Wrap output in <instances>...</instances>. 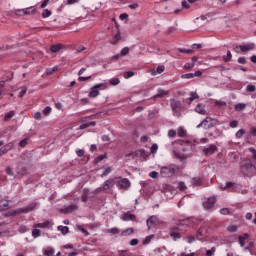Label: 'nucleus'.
I'll use <instances>...</instances> for the list:
<instances>
[{"mask_svg": "<svg viewBox=\"0 0 256 256\" xmlns=\"http://www.w3.org/2000/svg\"><path fill=\"white\" fill-rule=\"evenodd\" d=\"M62 47L63 46L61 44L52 45L50 47V51H51V53H59V51H61Z\"/></svg>", "mask_w": 256, "mask_h": 256, "instance_id": "nucleus-20", "label": "nucleus"}, {"mask_svg": "<svg viewBox=\"0 0 256 256\" xmlns=\"http://www.w3.org/2000/svg\"><path fill=\"white\" fill-rule=\"evenodd\" d=\"M34 229H45L47 227H49V222H44V223H38V224H35L34 226Z\"/></svg>", "mask_w": 256, "mask_h": 256, "instance_id": "nucleus-21", "label": "nucleus"}, {"mask_svg": "<svg viewBox=\"0 0 256 256\" xmlns=\"http://www.w3.org/2000/svg\"><path fill=\"white\" fill-rule=\"evenodd\" d=\"M34 11H35V8H33V7L25 8V9H22V10H17L16 15H21L19 13H23V15H30Z\"/></svg>", "mask_w": 256, "mask_h": 256, "instance_id": "nucleus-15", "label": "nucleus"}, {"mask_svg": "<svg viewBox=\"0 0 256 256\" xmlns=\"http://www.w3.org/2000/svg\"><path fill=\"white\" fill-rule=\"evenodd\" d=\"M176 135H177V131H175V130L168 131V137H175Z\"/></svg>", "mask_w": 256, "mask_h": 256, "instance_id": "nucleus-58", "label": "nucleus"}, {"mask_svg": "<svg viewBox=\"0 0 256 256\" xmlns=\"http://www.w3.org/2000/svg\"><path fill=\"white\" fill-rule=\"evenodd\" d=\"M55 254V250L53 248H48L44 251V255L51 256Z\"/></svg>", "mask_w": 256, "mask_h": 256, "instance_id": "nucleus-40", "label": "nucleus"}, {"mask_svg": "<svg viewBox=\"0 0 256 256\" xmlns=\"http://www.w3.org/2000/svg\"><path fill=\"white\" fill-rule=\"evenodd\" d=\"M76 155H78V157H83L85 155V150L83 149L77 150Z\"/></svg>", "mask_w": 256, "mask_h": 256, "instance_id": "nucleus-54", "label": "nucleus"}, {"mask_svg": "<svg viewBox=\"0 0 256 256\" xmlns=\"http://www.w3.org/2000/svg\"><path fill=\"white\" fill-rule=\"evenodd\" d=\"M35 209H37V202L33 201L26 207L7 212L6 217H15L16 215H21L23 213H31V211H35Z\"/></svg>", "mask_w": 256, "mask_h": 256, "instance_id": "nucleus-2", "label": "nucleus"}, {"mask_svg": "<svg viewBox=\"0 0 256 256\" xmlns=\"http://www.w3.org/2000/svg\"><path fill=\"white\" fill-rule=\"evenodd\" d=\"M77 229H78V231H81L82 233H84V235L86 237L89 235V231H87V229L83 228V226L78 225Z\"/></svg>", "mask_w": 256, "mask_h": 256, "instance_id": "nucleus-41", "label": "nucleus"}, {"mask_svg": "<svg viewBox=\"0 0 256 256\" xmlns=\"http://www.w3.org/2000/svg\"><path fill=\"white\" fill-rule=\"evenodd\" d=\"M178 51H179V53H186L187 55H193V50L178 48Z\"/></svg>", "mask_w": 256, "mask_h": 256, "instance_id": "nucleus-38", "label": "nucleus"}, {"mask_svg": "<svg viewBox=\"0 0 256 256\" xmlns=\"http://www.w3.org/2000/svg\"><path fill=\"white\" fill-rule=\"evenodd\" d=\"M108 233H112V235H119V228L109 229Z\"/></svg>", "mask_w": 256, "mask_h": 256, "instance_id": "nucleus-48", "label": "nucleus"}, {"mask_svg": "<svg viewBox=\"0 0 256 256\" xmlns=\"http://www.w3.org/2000/svg\"><path fill=\"white\" fill-rule=\"evenodd\" d=\"M246 91H247L248 93H255V91H256L255 85H252V84L248 85V86L246 87Z\"/></svg>", "mask_w": 256, "mask_h": 256, "instance_id": "nucleus-35", "label": "nucleus"}, {"mask_svg": "<svg viewBox=\"0 0 256 256\" xmlns=\"http://www.w3.org/2000/svg\"><path fill=\"white\" fill-rule=\"evenodd\" d=\"M115 183H117L115 178H110L103 183L102 187L97 188L95 193H101V191H109V189H111Z\"/></svg>", "mask_w": 256, "mask_h": 256, "instance_id": "nucleus-6", "label": "nucleus"}, {"mask_svg": "<svg viewBox=\"0 0 256 256\" xmlns=\"http://www.w3.org/2000/svg\"><path fill=\"white\" fill-rule=\"evenodd\" d=\"M196 237H197L198 241H205V230L199 229L197 231Z\"/></svg>", "mask_w": 256, "mask_h": 256, "instance_id": "nucleus-17", "label": "nucleus"}, {"mask_svg": "<svg viewBox=\"0 0 256 256\" xmlns=\"http://www.w3.org/2000/svg\"><path fill=\"white\" fill-rule=\"evenodd\" d=\"M196 113H199L200 115H207V111L205 110V107L203 105L198 104L195 108Z\"/></svg>", "mask_w": 256, "mask_h": 256, "instance_id": "nucleus-18", "label": "nucleus"}, {"mask_svg": "<svg viewBox=\"0 0 256 256\" xmlns=\"http://www.w3.org/2000/svg\"><path fill=\"white\" fill-rule=\"evenodd\" d=\"M113 170L111 168H106L105 171L103 172V176L107 177V175H109V173H111Z\"/></svg>", "mask_w": 256, "mask_h": 256, "instance_id": "nucleus-64", "label": "nucleus"}, {"mask_svg": "<svg viewBox=\"0 0 256 256\" xmlns=\"http://www.w3.org/2000/svg\"><path fill=\"white\" fill-rule=\"evenodd\" d=\"M217 201L215 200L214 197H210V198H207L204 202H203V207L204 209H213V207H215V203Z\"/></svg>", "mask_w": 256, "mask_h": 256, "instance_id": "nucleus-9", "label": "nucleus"}, {"mask_svg": "<svg viewBox=\"0 0 256 256\" xmlns=\"http://www.w3.org/2000/svg\"><path fill=\"white\" fill-rule=\"evenodd\" d=\"M42 17L45 19L47 17H51V11L48 9H45L42 13Z\"/></svg>", "mask_w": 256, "mask_h": 256, "instance_id": "nucleus-45", "label": "nucleus"}, {"mask_svg": "<svg viewBox=\"0 0 256 256\" xmlns=\"http://www.w3.org/2000/svg\"><path fill=\"white\" fill-rule=\"evenodd\" d=\"M58 231H61L62 235H67V233H69V227H67V226H58Z\"/></svg>", "mask_w": 256, "mask_h": 256, "instance_id": "nucleus-28", "label": "nucleus"}, {"mask_svg": "<svg viewBox=\"0 0 256 256\" xmlns=\"http://www.w3.org/2000/svg\"><path fill=\"white\" fill-rule=\"evenodd\" d=\"M131 186V182L127 178H120L118 181V187L119 189H127Z\"/></svg>", "mask_w": 256, "mask_h": 256, "instance_id": "nucleus-10", "label": "nucleus"}, {"mask_svg": "<svg viewBox=\"0 0 256 256\" xmlns=\"http://www.w3.org/2000/svg\"><path fill=\"white\" fill-rule=\"evenodd\" d=\"M134 230L133 228H127L126 230L122 231V237H129V235H133Z\"/></svg>", "mask_w": 256, "mask_h": 256, "instance_id": "nucleus-23", "label": "nucleus"}, {"mask_svg": "<svg viewBox=\"0 0 256 256\" xmlns=\"http://www.w3.org/2000/svg\"><path fill=\"white\" fill-rule=\"evenodd\" d=\"M73 211H77L76 205H70L66 207L65 209L61 210L62 213H73Z\"/></svg>", "mask_w": 256, "mask_h": 256, "instance_id": "nucleus-19", "label": "nucleus"}, {"mask_svg": "<svg viewBox=\"0 0 256 256\" xmlns=\"http://www.w3.org/2000/svg\"><path fill=\"white\" fill-rule=\"evenodd\" d=\"M191 183L192 185L199 186V185H203V180L199 177H194L192 178Z\"/></svg>", "mask_w": 256, "mask_h": 256, "instance_id": "nucleus-22", "label": "nucleus"}, {"mask_svg": "<svg viewBox=\"0 0 256 256\" xmlns=\"http://www.w3.org/2000/svg\"><path fill=\"white\" fill-rule=\"evenodd\" d=\"M145 153V150H136L134 152H131V155L133 157V159H135V157H139L141 155H143Z\"/></svg>", "mask_w": 256, "mask_h": 256, "instance_id": "nucleus-30", "label": "nucleus"}, {"mask_svg": "<svg viewBox=\"0 0 256 256\" xmlns=\"http://www.w3.org/2000/svg\"><path fill=\"white\" fill-rule=\"evenodd\" d=\"M217 123H219L217 119L206 117L200 124L197 125V129H201V127H203L205 130L212 129V127H215Z\"/></svg>", "mask_w": 256, "mask_h": 256, "instance_id": "nucleus-3", "label": "nucleus"}, {"mask_svg": "<svg viewBox=\"0 0 256 256\" xmlns=\"http://www.w3.org/2000/svg\"><path fill=\"white\" fill-rule=\"evenodd\" d=\"M220 213H221V215H229V209H227V208H222V209L220 210Z\"/></svg>", "mask_w": 256, "mask_h": 256, "instance_id": "nucleus-63", "label": "nucleus"}, {"mask_svg": "<svg viewBox=\"0 0 256 256\" xmlns=\"http://www.w3.org/2000/svg\"><path fill=\"white\" fill-rule=\"evenodd\" d=\"M121 41V32H118L114 38L111 40L112 45H117Z\"/></svg>", "mask_w": 256, "mask_h": 256, "instance_id": "nucleus-24", "label": "nucleus"}, {"mask_svg": "<svg viewBox=\"0 0 256 256\" xmlns=\"http://www.w3.org/2000/svg\"><path fill=\"white\" fill-rule=\"evenodd\" d=\"M231 59H233V55H231V51H227V55L223 56V61L225 63H229V61H231Z\"/></svg>", "mask_w": 256, "mask_h": 256, "instance_id": "nucleus-29", "label": "nucleus"}, {"mask_svg": "<svg viewBox=\"0 0 256 256\" xmlns=\"http://www.w3.org/2000/svg\"><path fill=\"white\" fill-rule=\"evenodd\" d=\"M179 189H180V191H185V189H187V186L185 185V182H180L179 183Z\"/></svg>", "mask_w": 256, "mask_h": 256, "instance_id": "nucleus-57", "label": "nucleus"}, {"mask_svg": "<svg viewBox=\"0 0 256 256\" xmlns=\"http://www.w3.org/2000/svg\"><path fill=\"white\" fill-rule=\"evenodd\" d=\"M14 116H15V112L14 111H10V112L6 113L5 121H9V119H11Z\"/></svg>", "mask_w": 256, "mask_h": 256, "instance_id": "nucleus-39", "label": "nucleus"}, {"mask_svg": "<svg viewBox=\"0 0 256 256\" xmlns=\"http://www.w3.org/2000/svg\"><path fill=\"white\" fill-rule=\"evenodd\" d=\"M170 105H171L172 111H174V113H177L178 109H183L181 102L178 100H175V99L170 100Z\"/></svg>", "mask_w": 256, "mask_h": 256, "instance_id": "nucleus-11", "label": "nucleus"}, {"mask_svg": "<svg viewBox=\"0 0 256 256\" xmlns=\"http://www.w3.org/2000/svg\"><path fill=\"white\" fill-rule=\"evenodd\" d=\"M129 54V47H124L122 50H121V55L122 57H125V55H128Z\"/></svg>", "mask_w": 256, "mask_h": 256, "instance_id": "nucleus-49", "label": "nucleus"}, {"mask_svg": "<svg viewBox=\"0 0 256 256\" xmlns=\"http://www.w3.org/2000/svg\"><path fill=\"white\" fill-rule=\"evenodd\" d=\"M166 95H169V92H167L163 89H159L158 93L156 95H154V99H157V98L162 99L163 97H166Z\"/></svg>", "mask_w": 256, "mask_h": 256, "instance_id": "nucleus-16", "label": "nucleus"}, {"mask_svg": "<svg viewBox=\"0 0 256 256\" xmlns=\"http://www.w3.org/2000/svg\"><path fill=\"white\" fill-rule=\"evenodd\" d=\"M135 75V72L133 71H128L124 73V79H130V77H133Z\"/></svg>", "mask_w": 256, "mask_h": 256, "instance_id": "nucleus-42", "label": "nucleus"}, {"mask_svg": "<svg viewBox=\"0 0 256 256\" xmlns=\"http://www.w3.org/2000/svg\"><path fill=\"white\" fill-rule=\"evenodd\" d=\"M243 135H245V130H243V129H240L236 132L237 139H241V137H243Z\"/></svg>", "mask_w": 256, "mask_h": 256, "instance_id": "nucleus-43", "label": "nucleus"}, {"mask_svg": "<svg viewBox=\"0 0 256 256\" xmlns=\"http://www.w3.org/2000/svg\"><path fill=\"white\" fill-rule=\"evenodd\" d=\"M215 105H217L218 107H225L227 105V102L221 101V100H217L215 102Z\"/></svg>", "mask_w": 256, "mask_h": 256, "instance_id": "nucleus-46", "label": "nucleus"}, {"mask_svg": "<svg viewBox=\"0 0 256 256\" xmlns=\"http://www.w3.org/2000/svg\"><path fill=\"white\" fill-rule=\"evenodd\" d=\"M32 237H34V239H37V237H41V230L39 229H34L32 231Z\"/></svg>", "mask_w": 256, "mask_h": 256, "instance_id": "nucleus-34", "label": "nucleus"}, {"mask_svg": "<svg viewBox=\"0 0 256 256\" xmlns=\"http://www.w3.org/2000/svg\"><path fill=\"white\" fill-rule=\"evenodd\" d=\"M105 89H107V84H97L90 89L88 97L95 99V97H99V91H105Z\"/></svg>", "mask_w": 256, "mask_h": 256, "instance_id": "nucleus-5", "label": "nucleus"}, {"mask_svg": "<svg viewBox=\"0 0 256 256\" xmlns=\"http://www.w3.org/2000/svg\"><path fill=\"white\" fill-rule=\"evenodd\" d=\"M236 184L233 182H227L224 187H221L222 191H225L227 189H235Z\"/></svg>", "mask_w": 256, "mask_h": 256, "instance_id": "nucleus-25", "label": "nucleus"}, {"mask_svg": "<svg viewBox=\"0 0 256 256\" xmlns=\"http://www.w3.org/2000/svg\"><path fill=\"white\" fill-rule=\"evenodd\" d=\"M163 71H165V66L160 65V66H158V67L156 68V70H154L153 75H157V73H158V74H161V73H163Z\"/></svg>", "mask_w": 256, "mask_h": 256, "instance_id": "nucleus-31", "label": "nucleus"}, {"mask_svg": "<svg viewBox=\"0 0 256 256\" xmlns=\"http://www.w3.org/2000/svg\"><path fill=\"white\" fill-rule=\"evenodd\" d=\"M177 135H178V137H186L187 136V130L180 127L177 130Z\"/></svg>", "mask_w": 256, "mask_h": 256, "instance_id": "nucleus-27", "label": "nucleus"}, {"mask_svg": "<svg viewBox=\"0 0 256 256\" xmlns=\"http://www.w3.org/2000/svg\"><path fill=\"white\" fill-rule=\"evenodd\" d=\"M216 248L212 247L210 250L206 251V256H213L215 255Z\"/></svg>", "mask_w": 256, "mask_h": 256, "instance_id": "nucleus-44", "label": "nucleus"}, {"mask_svg": "<svg viewBox=\"0 0 256 256\" xmlns=\"http://www.w3.org/2000/svg\"><path fill=\"white\" fill-rule=\"evenodd\" d=\"M237 125H239V122H237V120L230 122V127H232V129H235L237 127Z\"/></svg>", "mask_w": 256, "mask_h": 256, "instance_id": "nucleus-59", "label": "nucleus"}, {"mask_svg": "<svg viewBox=\"0 0 256 256\" xmlns=\"http://www.w3.org/2000/svg\"><path fill=\"white\" fill-rule=\"evenodd\" d=\"M227 230L230 232V233H237V231H239V228L235 225H230L228 226Z\"/></svg>", "mask_w": 256, "mask_h": 256, "instance_id": "nucleus-33", "label": "nucleus"}, {"mask_svg": "<svg viewBox=\"0 0 256 256\" xmlns=\"http://www.w3.org/2000/svg\"><path fill=\"white\" fill-rule=\"evenodd\" d=\"M157 149H159V146L157 144H153L151 147V153H157Z\"/></svg>", "mask_w": 256, "mask_h": 256, "instance_id": "nucleus-60", "label": "nucleus"}, {"mask_svg": "<svg viewBox=\"0 0 256 256\" xmlns=\"http://www.w3.org/2000/svg\"><path fill=\"white\" fill-rule=\"evenodd\" d=\"M27 143H29V140L27 138H25L19 142V145H20V147H26Z\"/></svg>", "mask_w": 256, "mask_h": 256, "instance_id": "nucleus-50", "label": "nucleus"}, {"mask_svg": "<svg viewBox=\"0 0 256 256\" xmlns=\"http://www.w3.org/2000/svg\"><path fill=\"white\" fill-rule=\"evenodd\" d=\"M217 150V146L215 144H211L209 147L203 148L204 155H213L215 151Z\"/></svg>", "mask_w": 256, "mask_h": 256, "instance_id": "nucleus-13", "label": "nucleus"}, {"mask_svg": "<svg viewBox=\"0 0 256 256\" xmlns=\"http://www.w3.org/2000/svg\"><path fill=\"white\" fill-rule=\"evenodd\" d=\"M122 221H135L137 216L135 214H131V212H126L121 216Z\"/></svg>", "mask_w": 256, "mask_h": 256, "instance_id": "nucleus-14", "label": "nucleus"}, {"mask_svg": "<svg viewBox=\"0 0 256 256\" xmlns=\"http://www.w3.org/2000/svg\"><path fill=\"white\" fill-rule=\"evenodd\" d=\"M247 107L245 103H238L235 105V111H243Z\"/></svg>", "mask_w": 256, "mask_h": 256, "instance_id": "nucleus-26", "label": "nucleus"}, {"mask_svg": "<svg viewBox=\"0 0 256 256\" xmlns=\"http://www.w3.org/2000/svg\"><path fill=\"white\" fill-rule=\"evenodd\" d=\"M25 93H27V88L26 87L22 88V90L19 92L18 97H24Z\"/></svg>", "mask_w": 256, "mask_h": 256, "instance_id": "nucleus-61", "label": "nucleus"}, {"mask_svg": "<svg viewBox=\"0 0 256 256\" xmlns=\"http://www.w3.org/2000/svg\"><path fill=\"white\" fill-rule=\"evenodd\" d=\"M146 225H147L148 229H151L152 227H155L157 225H161V220H159L157 216H151L147 220Z\"/></svg>", "mask_w": 256, "mask_h": 256, "instance_id": "nucleus-8", "label": "nucleus"}, {"mask_svg": "<svg viewBox=\"0 0 256 256\" xmlns=\"http://www.w3.org/2000/svg\"><path fill=\"white\" fill-rule=\"evenodd\" d=\"M170 237H174V239H181V233L175 231V229H173V231L170 233Z\"/></svg>", "mask_w": 256, "mask_h": 256, "instance_id": "nucleus-32", "label": "nucleus"}, {"mask_svg": "<svg viewBox=\"0 0 256 256\" xmlns=\"http://www.w3.org/2000/svg\"><path fill=\"white\" fill-rule=\"evenodd\" d=\"M149 177H152V179H157V177H159V173L156 171L150 172Z\"/></svg>", "mask_w": 256, "mask_h": 256, "instance_id": "nucleus-55", "label": "nucleus"}, {"mask_svg": "<svg viewBox=\"0 0 256 256\" xmlns=\"http://www.w3.org/2000/svg\"><path fill=\"white\" fill-rule=\"evenodd\" d=\"M44 115L47 117V115H51V107L47 106L44 110H43Z\"/></svg>", "mask_w": 256, "mask_h": 256, "instance_id": "nucleus-53", "label": "nucleus"}, {"mask_svg": "<svg viewBox=\"0 0 256 256\" xmlns=\"http://www.w3.org/2000/svg\"><path fill=\"white\" fill-rule=\"evenodd\" d=\"M241 173L245 175V177H253L256 174V167L253 165V162L251 160H243L241 162Z\"/></svg>", "mask_w": 256, "mask_h": 256, "instance_id": "nucleus-1", "label": "nucleus"}, {"mask_svg": "<svg viewBox=\"0 0 256 256\" xmlns=\"http://www.w3.org/2000/svg\"><path fill=\"white\" fill-rule=\"evenodd\" d=\"M110 85H113V86H115V85H119V83H121V80H119V78H112V79H110Z\"/></svg>", "mask_w": 256, "mask_h": 256, "instance_id": "nucleus-36", "label": "nucleus"}, {"mask_svg": "<svg viewBox=\"0 0 256 256\" xmlns=\"http://www.w3.org/2000/svg\"><path fill=\"white\" fill-rule=\"evenodd\" d=\"M119 17L121 21H127V19H129V15L127 13H122Z\"/></svg>", "mask_w": 256, "mask_h": 256, "instance_id": "nucleus-52", "label": "nucleus"}, {"mask_svg": "<svg viewBox=\"0 0 256 256\" xmlns=\"http://www.w3.org/2000/svg\"><path fill=\"white\" fill-rule=\"evenodd\" d=\"M237 49H240L242 51V53H247V51H253V49H255V44L251 43V44L236 46L234 48V51H236V53H239V51H237Z\"/></svg>", "mask_w": 256, "mask_h": 256, "instance_id": "nucleus-7", "label": "nucleus"}, {"mask_svg": "<svg viewBox=\"0 0 256 256\" xmlns=\"http://www.w3.org/2000/svg\"><path fill=\"white\" fill-rule=\"evenodd\" d=\"M177 171V166L171 164L170 166H164L160 169L161 177H173Z\"/></svg>", "mask_w": 256, "mask_h": 256, "instance_id": "nucleus-4", "label": "nucleus"}, {"mask_svg": "<svg viewBox=\"0 0 256 256\" xmlns=\"http://www.w3.org/2000/svg\"><path fill=\"white\" fill-rule=\"evenodd\" d=\"M193 67H195V63L194 62H192V63H186L185 65H184V69H193Z\"/></svg>", "mask_w": 256, "mask_h": 256, "instance_id": "nucleus-51", "label": "nucleus"}, {"mask_svg": "<svg viewBox=\"0 0 256 256\" xmlns=\"http://www.w3.org/2000/svg\"><path fill=\"white\" fill-rule=\"evenodd\" d=\"M250 153H252V159L256 163V149L255 148H249Z\"/></svg>", "mask_w": 256, "mask_h": 256, "instance_id": "nucleus-47", "label": "nucleus"}, {"mask_svg": "<svg viewBox=\"0 0 256 256\" xmlns=\"http://www.w3.org/2000/svg\"><path fill=\"white\" fill-rule=\"evenodd\" d=\"M7 209H11L9 203L0 204V211H7Z\"/></svg>", "mask_w": 256, "mask_h": 256, "instance_id": "nucleus-37", "label": "nucleus"}, {"mask_svg": "<svg viewBox=\"0 0 256 256\" xmlns=\"http://www.w3.org/2000/svg\"><path fill=\"white\" fill-rule=\"evenodd\" d=\"M28 229L27 226H20L19 227V233H27Z\"/></svg>", "mask_w": 256, "mask_h": 256, "instance_id": "nucleus-56", "label": "nucleus"}, {"mask_svg": "<svg viewBox=\"0 0 256 256\" xmlns=\"http://www.w3.org/2000/svg\"><path fill=\"white\" fill-rule=\"evenodd\" d=\"M203 75V72L200 70L194 72V73H188V74H183L181 76L182 79H193L194 77H201Z\"/></svg>", "mask_w": 256, "mask_h": 256, "instance_id": "nucleus-12", "label": "nucleus"}, {"mask_svg": "<svg viewBox=\"0 0 256 256\" xmlns=\"http://www.w3.org/2000/svg\"><path fill=\"white\" fill-rule=\"evenodd\" d=\"M33 117H34V119L41 120V119H42L41 112H36V113H34Z\"/></svg>", "mask_w": 256, "mask_h": 256, "instance_id": "nucleus-62", "label": "nucleus"}]
</instances>
